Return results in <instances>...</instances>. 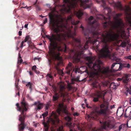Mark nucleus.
<instances>
[{
	"label": "nucleus",
	"instance_id": "nucleus-1",
	"mask_svg": "<svg viewBox=\"0 0 131 131\" xmlns=\"http://www.w3.org/2000/svg\"><path fill=\"white\" fill-rule=\"evenodd\" d=\"M64 4L62 5H56L55 7L51 10V12L49 14L48 16L50 19V24L54 27L53 31L56 33V35L53 34L46 35V37L49 39L50 42V46L49 47V53L51 58L56 60H60L61 58L60 57V54L59 52H56L55 51L57 49L59 51H62L63 49L62 48V46L64 47V51L66 52L67 48L65 41H66L65 37L66 35L69 38H73L74 42L73 44L74 46L77 47L80 51H77L74 54L73 57V60L74 62H79L81 58L83 57V50L88 48V44L89 42L94 45L98 41L96 39H94L93 38L89 37H86V42L85 44L82 45L80 40L78 38H75L74 37L76 35L75 32H73L71 29H68L66 32V35L61 32L63 31V27L64 26L63 22L65 20L67 22L68 20H70L72 24L76 25L79 22V21H75L72 20L71 16H69L67 19L66 18H63L61 15H56L57 17H59L60 19L55 21L54 15L53 13L57 12L56 8L57 6L60 7L61 8L60 9V12L61 14H64L66 13H70L72 9L74 10L76 7L78 1L80 2V6L83 9H79L78 11H75L74 14L78 17L80 19L83 14V10L86 8H90L92 6V4L90 3L89 0H63Z\"/></svg>",
	"mask_w": 131,
	"mask_h": 131
},
{
	"label": "nucleus",
	"instance_id": "nucleus-2",
	"mask_svg": "<svg viewBox=\"0 0 131 131\" xmlns=\"http://www.w3.org/2000/svg\"><path fill=\"white\" fill-rule=\"evenodd\" d=\"M93 18V17L92 16L89 18V24L90 25V27H87L85 31H84V28L82 25H81L80 28H82L83 32L85 36L90 34L92 35V37H96L97 39H99L100 37H101L102 41L104 43L103 47L100 51V55L102 58L111 59H115V54L111 53L109 50L107 43L114 41L115 39L116 34H114L112 30H111L109 32L106 31L105 34H102L101 35L99 32L96 31H95L99 24L96 20L92 21Z\"/></svg>",
	"mask_w": 131,
	"mask_h": 131
},
{
	"label": "nucleus",
	"instance_id": "nucleus-3",
	"mask_svg": "<svg viewBox=\"0 0 131 131\" xmlns=\"http://www.w3.org/2000/svg\"><path fill=\"white\" fill-rule=\"evenodd\" d=\"M110 110L108 106L104 104H102L100 105V109L96 112H92L90 115H88V117L89 119L96 121L99 120L101 127L102 129L107 130H109L111 129L114 128L115 125L112 124L111 121L109 119V118L106 119H100L99 115H102L106 116L110 114Z\"/></svg>",
	"mask_w": 131,
	"mask_h": 131
},
{
	"label": "nucleus",
	"instance_id": "nucleus-4",
	"mask_svg": "<svg viewBox=\"0 0 131 131\" xmlns=\"http://www.w3.org/2000/svg\"><path fill=\"white\" fill-rule=\"evenodd\" d=\"M122 15V13H118L116 14L115 16L114 17V18L116 21V24L114 25H112V22L110 21H106L104 22L103 24L104 28L106 29H108L109 30H106L104 31L102 34H105L106 31L109 32L111 30H112L113 31V29L112 28H113V29L117 30L118 28L121 30L123 33H124L125 31L123 29L125 27L124 24L121 18H119V17ZM114 34H115L114 32Z\"/></svg>",
	"mask_w": 131,
	"mask_h": 131
},
{
	"label": "nucleus",
	"instance_id": "nucleus-5",
	"mask_svg": "<svg viewBox=\"0 0 131 131\" xmlns=\"http://www.w3.org/2000/svg\"><path fill=\"white\" fill-rule=\"evenodd\" d=\"M86 59L88 61V65L89 68L93 69L97 74L100 73L107 75L110 72L109 67L108 66L101 68L100 64L102 63V62L100 60H96L93 64V61L94 59L93 57L92 56L87 57H86Z\"/></svg>",
	"mask_w": 131,
	"mask_h": 131
},
{
	"label": "nucleus",
	"instance_id": "nucleus-6",
	"mask_svg": "<svg viewBox=\"0 0 131 131\" xmlns=\"http://www.w3.org/2000/svg\"><path fill=\"white\" fill-rule=\"evenodd\" d=\"M21 103L22 107V109L21 107L19 106V104L18 103H16V105L17 108V110L21 112V115L19 116V118L21 117L23 120L24 118L25 119V116L24 114V112L27 110L29 105L25 101L24 97L23 98Z\"/></svg>",
	"mask_w": 131,
	"mask_h": 131
},
{
	"label": "nucleus",
	"instance_id": "nucleus-7",
	"mask_svg": "<svg viewBox=\"0 0 131 131\" xmlns=\"http://www.w3.org/2000/svg\"><path fill=\"white\" fill-rule=\"evenodd\" d=\"M60 90L59 94L58 95L57 93H55V95L53 96V100L56 101L58 100L60 96L65 99L66 98L67 94L65 91V88L63 84H61L59 86Z\"/></svg>",
	"mask_w": 131,
	"mask_h": 131
},
{
	"label": "nucleus",
	"instance_id": "nucleus-8",
	"mask_svg": "<svg viewBox=\"0 0 131 131\" xmlns=\"http://www.w3.org/2000/svg\"><path fill=\"white\" fill-rule=\"evenodd\" d=\"M65 119L67 121L66 124L69 128L70 131H76L74 129L75 125L71 122L72 120V118L68 115L65 117Z\"/></svg>",
	"mask_w": 131,
	"mask_h": 131
},
{
	"label": "nucleus",
	"instance_id": "nucleus-9",
	"mask_svg": "<svg viewBox=\"0 0 131 131\" xmlns=\"http://www.w3.org/2000/svg\"><path fill=\"white\" fill-rule=\"evenodd\" d=\"M51 116L54 119H52V123L53 124H55L56 123H59V120L58 118L57 114L53 111L51 113Z\"/></svg>",
	"mask_w": 131,
	"mask_h": 131
},
{
	"label": "nucleus",
	"instance_id": "nucleus-10",
	"mask_svg": "<svg viewBox=\"0 0 131 131\" xmlns=\"http://www.w3.org/2000/svg\"><path fill=\"white\" fill-rule=\"evenodd\" d=\"M43 103H40V101H38L34 102V105L36 106V109L37 110H40L43 107Z\"/></svg>",
	"mask_w": 131,
	"mask_h": 131
},
{
	"label": "nucleus",
	"instance_id": "nucleus-11",
	"mask_svg": "<svg viewBox=\"0 0 131 131\" xmlns=\"http://www.w3.org/2000/svg\"><path fill=\"white\" fill-rule=\"evenodd\" d=\"M24 118L23 119L22 121V119H21V118L20 117L19 119V121L21 122V123L20 125H19V128L20 131H23L24 130L25 127V119Z\"/></svg>",
	"mask_w": 131,
	"mask_h": 131
},
{
	"label": "nucleus",
	"instance_id": "nucleus-12",
	"mask_svg": "<svg viewBox=\"0 0 131 131\" xmlns=\"http://www.w3.org/2000/svg\"><path fill=\"white\" fill-rule=\"evenodd\" d=\"M122 79L124 83H127L129 81L131 80V75L130 74H125Z\"/></svg>",
	"mask_w": 131,
	"mask_h": 131
},
{
	"label": "nucleus",
	"instance_id": "nucleus-13",
	"mask_svg": "<svg viewBox=\"0 0 131 131\" xmlns=\"http://www.w3.org/2000/svg\"><path fill=\"white\" fill-rule=\"evenodd\" d=\"M96 97H93V101L95 102H96L99 101V98L101 97L102 96L101 92L100 91H96Z\"/></svg>",
	"mask_w": 131,
	"mask_h": 131
},
{
	"label": "nucleus",
	"instance_id": "nucleus-14",
	"mask_svg": "<svg viewBox=\"0 0 131 131\" xmlns=\"http://www.w3.org/2000/svg\"><path fill=\"white\" fill-rule=\"evenodd\" d=\"M73 67V66H72V63L70 62L69 63L66 68V72L67 74H70V71L72 70Z\"/></svg>",
	"mask_w": 131,
	"mask_h": 131
},
{
	"label": "nucleus",
	"instance_id": "nucleus-15",
	"mask_svg": "<svg viewBox=\"0 0 131 131\" xmlns=\"http://www.w3.org/2000/svg\"><path fill=\"white\" fill-rule=\"evenodd\" d=\"M93 87L96 88L98 90H101V86L100 84L96 81L93 82L92 83Z\"/></svg>",
	"mask_w": 131,
	"mask_h": 131
},
{
	"label": "nucleus",
	"instance_id": "nucleus-16",
	"mask_svg": "<svg viewBox=\"0 0 131 131\" xmlns=\"http://www.w3.org/2000/svg\"><path fill=\"white\" fill-rule=\"evenodd\" d=\"M46 79L48 82L52 81L53 79L52 73H48L46 76Z\"/></svg>",
	"mask_w": 131,
	"mask_h": 131
},
{
	"label": "nucleus",
	"instance_id": "nucleus-17",
	"mask_svg": "<svg viewBox=\"0 0 131 131\" xmlns=\"http://www.w3.org/2000/svg\"><path fill=\"white\" fill-rule=\"evenodd\" d=\"M59 108L58 109V113L60 114L62 109L64 107V104L63 103H60L59 104Z\"/></svg>",
	"mask_w": 131,
	"mask_h": 131
},
{
	"label": "nucleus",
	"instance_id": "nucleus-18",
	"mask_svg": "<svg viewBox=\"0 0 131 131\" xmlns=\"http://www.w3.org/2000/svg\"><path fill=\"white\" fill-rule=\"evenodd\" d=\"M118 86L117 84L112 82L110 84V87L113 89H116L117 88Z\"/></svg>",
	"mask_w": 131,
	"mask_h": 131
},
{
	"label": "nucleus",
	"instance_id": "nucleus-19",
	"mask_svg": "<svg viewBox=\"0 0 131 131\" xmlns=\"http://www.w3.org/2000/svg\"><path fill=\"white\" fill-rule=\"evenodd\" d=\"M80 77L79 76H78L77 78H73L71 79V83L73 84L75 82H80L79 80Z\"/></svg>",
	"mask_w": 131,
	"mask_h": 131
},
{
	"label": "nucleus",
	"instance_id": "nucleus-20",
	"mask_svg": "<svg viewBox=\"0 0 131 131\" xmlns=\"http://www.w3.org/2000/svg\"><path fill=\"white\" fill-rule=\"evenodd\" d=\"M115 5L118 8L121 10H122L123 9V7L120 2H118L115 4Z\"/></svg>",
	"mask_w": 131,
	"mask_h": 131
},
{
	"label": "nucleus",
	"instance_id": "nucleus-21",
	"mask_svg": "<svg viewBox=\"0 0 131 131\" xmlns=\"http://www.w3.org/2000/svg\"><path fill=\"white\" fill-rule=\"evenodd\" d=\"M55 68L56 70H57L58 72H60V74H61L62 75L64 74V73L63 71L59 69L58 66L56 65L55 66Z\"/></svg>",
	"mask_w": 131,
	"mask_h": 131
},
{
	"label": "nucleus",
	"instance_id": "nucleus-22",
	"mask_svg": "<svg viewBox=\"0 0 131 131\" xmlns=\"http://www.w3.org/2000/svg\"><path fill=\"white\" fill-rule=\"evenodd\" d=\"M37 0H36V1L35 3L34 4V5L36 7V10L37 11H39L41 9L40 8V7H39V6L37 4Z\"/></svg>",
	"mask_w": 131,
	"mask_h": 131
},
{
	"label": "nucleus",
	"instance_id": "nucleus-23",
	"mask_svg": "<svg viewBox=\"0 0 131 131\" xmlns=\"http://www.w3.org/2000/svg\"><path fill=\"white\" fill-rule=\"evenodd\" d=\"M126 17L128 22L130 25V26L131 27V16H127Z\"/></svg>",
	"mask_w": 131,
	"mask_h": 131
},
{
	"label": "nucleus",
	"instance_id": "nucleus-24",
	"mask_svg": "<svg viewBox=\"0 0 131 131\" xmlns=\"http://www.w3.org/2000/svg\"><path fill=\"white\" fill-rule=\"evenodd\" d=\"M129 93L130 94H131V86L129 88H127L126 89V92H125L126 94L127 95L126 93Z\"/></svg>",
	"mask_w": 131,
	"mask_h": 131
},
{
	"label": "nucleus",
	"instance_id": "nucleus-25",
	"mask_svg": "<svg viewBox=\"0 0 131 131\" xmlns=\"http://www.w3.org/2000/svg\"><path fill=\"white\" fill-rule=\"evenodd\" d=\"M27 87H28L29 89L31 90L32 89V83L30 82H28L26 85Z\"/></svg>",
	"mask_w": 131,
	"mask_h": 131
},
{
	"label": "nucleus",
	"instance_id": "nucleus-26",
	"mask_svg": "<svg viewBox=\"0 0 131 131\" xmlns=\"http://www.w3.org/2000/svg\"><path fill=\"white\" fill-rule=\"evenodd\" d=\"M123 67L129 68H130L131 66L129 63H123Z\"/></svg>",
	"mask_w": 131,
	"mask_h": 131
},
{
	"label": "nucleus",
	"instance_id": "nucleus-27",
	"mask_svg": "<svg viewBox=\"0 0 131 131\" xmlns=\"http://www.w3.org/2000/svg\"><path fill=\"white\" fill-rule=\"evenodd\" d=\"M125 126L124 124H122L120 125L119 127L118 130L119 131H121L122 130H123Z\"/></svg>",
	"mask_w": 131,
	"mask_h": 131
},
{
	"label": "nucleus",
	"instance_id": "nucleus-28",
	"mask_svg": "<svg viewBox=\"0 0 131 131\" xmlns=\"http://www.w3.org/2000/svg\"><path fill=\"white\" fill-rule=\"evenodd\" d=\"M119 64V68H118V70L119 71H120L121 70H122V69L124 67H123V64H122L121 63H120Z\"/></svg>",
	"mask_w": 131,
	"mask_h": 131
},
{
	"label": "nucleus",
	"instance_id": "nucleus-29",
	"mask_svg": "<svg viewBox=\"0 0 131 131\" xmlns=\"http://www.w3.org/2000/svg\"><path fill=\"white\" fill-rule=\"evenodd\" d=\"M30 39L29 35H28L26 36L25 39L24 40V42H26L29 39Z\"/></svg>",
	"mask_w": 131,
	"mask_h": 131
},
{
	"label": "nucleus",
	"instance_id": "nucleus-30",
	"mask_svg": "<svg viewBox=\"0 0 131 131\" xmlns=\"http://www.w3.org/2000/svg\"><path fill=\"white\" fill-rule=\"evenodd\" d=\"M102 1V5L104 8H106V4L105 3V0H101Z\"/></svg>",
	"mask_w": 131,
	"mask_h": 131
},
{
	"label": "nucleus",
	"instance_id": "nucleus-31",
	"mask_svg": "<svg viewBox=\"0 0 131 131\" xmlns=\"http://www.w3.org/2000/svg\"><path fill=\"white\" fill-rule=\"evenodd\" d=\"M48 112L46 111L45 112L42 114V116L44 118L45 117L48 115Z\"/></svg>",
	"mask_w": 131,
	"mask_h": 131
},
{
	"label": "nucleus",
	"instance_id": "nucleus-32",
	"mask_svg": "<svg viewBox=\"0 0 131 131\" xmlns=\"http://www.w3.org/2000/svg\"><path fill=\"white\" fill-rule=\"evenodd\" d=\"M121 45L122 47H125L126 45V42L125 41L122 42Z\"/></svg>",
	"mask_w": 131,
	"mask_h": 131
},
{
	"label": "nucleus",
	"instance_id": "nucleus-33",
	"mask_svg": "<svg viewBox=\"0 0 131 131\" xmlns=\"http://www.w3.org/2000/svg\"><path fill=\"white\" fill-rule=\"evenodd\" d=\"M126 125L128 127L130 128L131 127V122L128 121Z\"/></svg>",
	"mask_w": 131,
	"mask_h": 131
},
{
	"label": "nucleus",
	"instance_id": "nucleus-34",
	"mask_svg": "<svg viewBox=\"0 0 131 131\" xmlns=\"http://www.w3.org/2000/svg\"><path fill=\"white\" fill-rule=\"evenodd\" d=\"M109 83V82L106 81H105L102 83L103 85L104 86H107Z\"/></svg>",
	"mask_w": 131,
	"mask_h": 131
},
{
	"label": "nucleus",
	"instance_id": "nucleus-35",
	"mask_svg": "<svg viewBox=\"0 0 131 131\" xmlns=\"http://www.w3.org/2000/svg\"><path fill=\"white\" fill-rule=\"evenodd\" d=\"M118 64V63L117 62H114L113 63L111 67V69H113V68L114 67L115 64Z\"/></svg>",
	"mask_w": 131,
	"mask_h": 131
},
{
	"label": "nucleus",
	"instance_id": "nucleus-36",
	"mask_svg": "<svg viewBox=\"0 0 131 131\" xmlns=\"http://www.w3.org/2000/svg\"><path fill=\"white\" fill-rule=\"evenodd\" d=\"M50 105V104L49 103H48L46 104L45 106V109L46 110H48Z\"/></svg>",
	"mask_w": 131,
	"mask_h": 131
},
{
	"label": "nucleus",
	"instance_id": "nucleus-37",
	"mask_svg": "<svg viewBox=\"0 0 131 131\" xmlns=\"http://www.w3.org/2000/svg\"><path fill=\"white\" fill-rule=\"evenodd\" d=\"M43 124L44 125V127L45 128L49 127V125L45 122H43Z\"/></svg>",
	"mask_w": 131,
	"mask_h": 131
},
{
	"label": "nucleus",
	"instance_id": "nucleus-38",
	"mask_svg": "<svg viewBox=\"0 0 131 131\" xmlns=\"http://www.w3.org/2000/svg\"><path fill=\"white\" fill-rule=\"evenodd\" d=\"M36 68H37V67L35 65V66H33L32 67V71H35L36 70Z\"/></svg>",
	"mask_w": 131,
	"mask_h": 131
},
{
	"label": "nucleus",
	"instance_id": "nucleus-39",
	"mask_svg": "<svg viewBox=\"0 0 131 131\" xmlns=\"http://www.w3.org/2000/svg\"><path fill=\"white\" fill-rule=\"evenodd\" d=\"M125 58L126 59H129L131 60V56H126L125 57Z\"/></svg>",
	"mask_w": 131,
	"mask_h": 131
},
{
	"label": "nucleus",
	"instance_id": "nucleus-40",
	"mask_svg": "<svg viewBox=\"0 0 131 131\" xmlns=\"http://www.w3.org/2000/svg\"><path fill=\"white\" fill-rule=\"evenodd\" d=\"M92 131H100V130L96 128H95L93 129H92Z\"/></svg>",
	"mask_w": 131,
	"mask_h": 131
},
{
	"label": "nucleus",
	"instance_id": "nucleus-41",
	"mask_svg": "<svg viewBox=\"0 0 131 131\" xmlns=\"http://www.w3.org/2000/svg\"><path fill=\"white\" fill-rule=\"evenodd\" d=\"M79 115V114L78 113L75 112L73 114V116H77Z\"/></svg>",
	"mask_w": 131,
	"mask_h": 131
},
{
	"label": "nucleus",
	"instance_id": "nucleus-42",
	"mask_svg": "<svg viewBox=\"0 0 131 131\" xmlns=\"http://www.w3.org/2000/svg\"><path fill=\"white\" fill-rule=\"evenodd\" d=\"M29 73L30 75H33V73L31 71H27Z\"/></svg>",
	"mask_w": 131,
	"mask_h": 131
},
{
	"label": "nucleus",
	"instance_id": "nucleus-43",
	"mask_svg": "<svg viewBox=\"0 0 131 131\" xmlns=\"http://www.w3.org/2000/svg\"><path fill=\"white\" fill-rule=\"evenodd\" d=\"M25 42H24V41H22L21 43V45H20V47L21 48L23 47V44H24V43Z\"/></svg>",
	"mask_w": 131,
	"mask_h": 131
},
{
	"label": "nucleus",
	"instance_id": "nucleus-44",
	"mask_svg": "<svg viewBox=\"0 0 131 131\" xmlns=\"http://www.w3.org/2000/svg\"><path fill=\"white\" fill-rule=\"evenodd\" d=\"M23 61V60L22 59H18V62L21 63Z\"/></svg>",
	"mask_w": 131,
	"mask_h": 131
},
{
	"label": "nucleus",
	"instance_id": "nucleus-45",
	"mask_svg": "<svg viewBox=\"0 0 131 131\" xmlns=\"http://www.w3.org/2000/svg\"><path fill=\"white\" fill-rule=\"evenodd\" d=\"M124 116H125V117H126V118H128V117H129V115H126V111L125 112V113L124 114Z\"/></svg>",
	"mask_w": 131,
	"mask_h": 131
},
{
	"label": "nucleus",
	"instance_id": "nucleus-46",
	"mask_svg": "<svg viewBox=\"0 0 131 131\" xmlns=\"http://www.w3.org/2000/svg\"><path fill=\"white\" fill-rule=\"evenodd\" d=\"M48 62L49 63V66H50L51 63V61L50 60L48 59Z\"/></svg>",
	"mask_w": 131,
	"mask_h": 131
},
{
	"label": "nucleus",
	"instance_id": "nucleus-47",
	"mask_svg": "<svg viewBox=\"0 0 131 131\" xmlns=\"http://www.w3.org/2000/svg\"><path fill=\"white\" fill-rule=\"evenodd\" d=\"M102 18H103V19L105 20H106L107 19V18H106L103 15H102Z\"/></svg>",
	"mask_w": 131,
	"mask_h": 131
},
{
	"label": "nucleus",
	"instance_id": "nucleus-48",
	"mask_svg": "<svg viewBox=\"0 0 131 131\" xmlns=\"http://www.w3.org/2000/svg\"><path fill=\"white\" fill-rule=\"evenodd\" d=\"M29 45L31 43V39H29L28 41H27Z\"/></svg>",
	"mask_w": 131,
	"mask_h": 131
},
{
	"label": "nucleus",
	"instance_id": "nucleus-49",
	"mask_svg": "<svg viewBox=\"0 0 131 131\" xmlns=\"http://www.w3.org/2000/svg\"><path fill=\"white\" fill-rule=\"evenodd\" d=\"M34 72L36 74H39L40 73V72L38 71H37L36 70Z\"/></svg>",
	"mask_w": 131,
	"mask_h": 131
},
{
	"label": "nucleus",
	"instance_id": "nucleus-50",
	"mask_svg": "<svg viewBox=\"0 0 131 131\" xmlns=\"http://www.w3.org/2000/svg\"><path fill=\"white\" fill-rule=\"evenodd\" d=\"M47 22V18H46L44 20V21L43 22V23L44 24H45Z\"/></svg>",
	"mask_w": 131,
	"mask_h": 131
},
{
	"label": "nucleus",
	"instance_id": "nucleus-51",
	"mask_svg": "<svg viewBox=\"0 0 131 131\" xmlns=\"http://www.w3.org/2000/svg\"><path fill=\"white\" fill-rule=\"evenodd\" d=\"M78 128V129L80 130H81L82 129L81 128L79 127V125H77Z\"/></svg>",
	"mask_w": 131,
	"mask_h": 131
},
{
	"label": "nucleus",
	"instance_id": "nucleus-52",
	"mask_svg": "<svg viewBox=\"0 0 131 131\" xmlns=\"http://www.w3.org/2000/svg\"><path fill=\"white\" fill-rule=\"evenodd\" d=\"M84 72H86L88 74H89V72L88 70L87 69H86V70L84 71Z\"/></svg>",
	"mask_w": 131,
	"mask_h": 131
},
{
	"label": "nucleus",
	"instance_id": "nucleus-53",
	"mask_svg": "<svg viewBox=\"0 0 131 131\" xmlns=\"http://www.w3.org/2000/svg\"><path fill=\"white\" fill-rule=\"evenodd\" d=\"M18 34L19 36H21L22 35V31H19L18 32Z\"/></svg>",
	"mask_w": 131,
	"mask_h": 131
},
{
	"label": "nucleus",
	"instance_id": "nucleus-54",
	"mask_svg": "<svg viewBox=\"0 0 131 131\" xmlns=\"http://www.w3.org/2000/svg\"><path fill=\"white\" fill-rule=\"evenodd\" d=\"M78 69L76 68H75V70L74 72L75 73H76L77 72H79L78 71Z\"/></svg>",
	"mask_w": 131,
	"mask_h": 131
},
{
	"label": "nucleus",
	"instance_id": "nucleus-55",
	"mask_svg": "<svg viewBox=\"0 0 131 131\" xmlns=\"http://www.w3.org/2000/svg\"><path fill=\"white\" fill-rule=\"evenodd\" d=\"M18 56H19V57H18V59H21V57L20 56V53H19Z\"/></svg>",
	"mask_w": 131,
	"mask_h": 131
},
{
	"label": "nucleus",
	"instance_id": "nucleus-56",
	"mask_svg": "<svg viewBox=\"0 0 131 131\" xmlns=\"http://www.w3.org/2000/svg\"><path fill=\"white\" fill-rule=\"evenodd\" d=\"M122 79L121 78H118L117 79V80L118 81H120L122 80Z\"/></svg>",
	"mask_w": 131,
	"mask_h": 131
},
{
	"label": "nucleus",
	"instance_id": "nucleus-57",
	"mask_svg": "<svg viewBox=\"0 0 131 131\" xmlns=\"http://www.w3.org/2000/svg\"><path fill=\"white\" fill-rule=\"evenodd\" d=\"M28 24H25L24 26V27L25 28H27Z\"/></svg>",
	"mask_w": 131,
	"mask_h": 131
},
{
	"label": "nucleus",
	"instance_id": "nucleus-58",
	"mask_svg": "<svg viewBox=\"0 0 131 131\" xmlns=\"http://www.w3.org/2000/svg\"><path fill=\"white\" fill-rule=\"evenodd\" d=\"M49 127L45 128V131H48Z\"/></svg>",
	"mask_w": 131,
	"mask_h": 131
},
{
	"label": "nucleus",
	"instance_id": "nucleus-59",
	"mask_svg": "<svg viewBox=\"0 0 131 131\" xmlns=\"http://www.w3.org/2000/svg\"><path fill=\"white\" fill-rule=\"evenodd\" d=\"M64 112L66 114H68V111H66V109H65L64 110Z\"/></svg>",
	"mask_w": 131,
	"mask_h": 131
},
{
	"label": "nucleus",
	"instance_id": "nucleus-60",
	"mask_svg": "<svg viewBox=\"0 0 131 131\" xmlns=\"http://www.w3.org/2000/svg\"><path fill=\"white\" fill-rule=\"evenodd\" d=\"M68 88L69 89H71L72 88V87L70 85L68 86Z\"/></svg>",
	"mask_w": 131,
	"mask_h": 131
},
{
	"label": "nucleus",
	"instance_id": "nucleus-61",
	"mask_svg": "<svg viewBox=\"0 0 131 131\" xmlns=\"http://www.w3.org/2000/svg\"><path fill=\"white\" fill-rule=\"evenodd\" d=\"M86 106L88 108H91V107L90 106L89 107L88 106V104H86Z\"/></svg>",
	"mask_w": 131,
	"mask_h": 131
},
{
	"label": "nucleus",
	"instance_id": "nucleus-62",
	"mask_svg": "<svg viewBox=\"0 0 131 131\" xmlns=\"http://www.w3.org/2000/svg\"><path fill=\"white\" fill-rule=\"evenodd\" d=\"M37 123H36V124H34V126H35V127H37Z\"/></svg>",
	"mask_w": 131,
	"mask_h": 131
},
{
	"label": "nucleus",
	"instance_id": "nucleus-63",
	"mask_svg": "<svg viewBox=\"0 0 131 131\" xmlns=\"http://www.w3.org/2000/svg\"><path fill=\"white\" fill-rule=\"evenodd\" d=\"M31 8V6H29V7H28V8H28V9H30Z\"/></svg>",
	"mask_w": 131,
	"mask_h": 131
},
{
	"label": "nucleus",
	"instance_id": "nucleus-64",
	"mask_svg": "<svg viewBox=\"0 0 131 131\" xmlns=\"http://www.w3.org/2000/svg\"><path fill=\"white\" fill-rule=\"evenodd\" d=\"M129 101H130V103L131 104V96L130 98V99Z\"/></svg>",
	"mask_w": 131,
	"mask_h": 131
}]
</instances>
